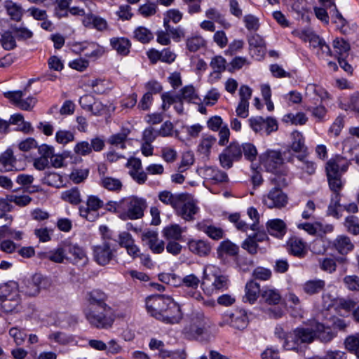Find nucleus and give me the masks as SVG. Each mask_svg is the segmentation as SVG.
Listing matches in <instances>:
<instances>
[{
	"label": "nucleus",
	"mask_w": 359,
	"mask_h": 359,
	"mask_svg": "<svg viewBox=\"0 0 359 359\" xmlns=\"http://www.w3.org/2000/svg\"><path fill=\"white\" fill-rule=\"evenodd\" d=\"M170 304L174 310H176L175 302L171 298L163 295H154L147 298L146 309L151 316L158 319Z\"/></svg>",
	"instance_id": "39448f33"
},
{
	"label": "nucleus",
	"mask_w": 359,
	"mask_h": 359,
	"mask_svg": "<svg viewBox=\"0 0 359 359\" xmlns=\"http://www.w3.org/2000/svg\"><path fill=\"white\" fill-rule=\"evenodd\" d=\"M297 158L299 162V164L297 165V168L300 170L302 177H303L304 175H312L315 173L316 165L313 161L307 159L306 155H298Z\"/></svg>",
	"instance_id": "7c9ffc66"
},
{
	"label": "nucleus",
	"mask_w": 359,
	"mask_h": 359,
	"mask_svg": "<svg viewBox=\"0 0 359 359\" xmlns=\"http://www.w3.org/2000/svg\"><path fill=\"white\" fill-rule=\"evenodd\" d=\"M283 121L294 125H304L307 121V118L302 112L290 113L284 116Z\"/></svg>",
	"instance_id": "13d9d810"
},
{
	"label": "nucleus",
	"mask_w": 359,
	"mask_h": 359,
	"mask_svg": "<svg viewBox=\"0 0 359 359\" xmlns=\"http://www.w3.org/2000/svg\"><path fill=\"white\" fill-rule=\"evenodd\" d=\"M262 201L269 208L280 209L287 204L288 197L281 189L273 187L267 194L263 196Z\"/></svg>",
	"instance_id": "9b49d317"
},
{
	"label": "nucleus",
	"mask_w": 359,
	"mask_h": 359,
	"mask_svg": "<svg viewBox=\"0 0 359 359\" xmlns=\"http://www.w3.org/2000/svg\"><path fill=\"white\" fill-rule=\"evenodd\" d=\"M66 250L73 257L72 261L74 264L80 262L82 264H85L87 263L88 257L82 248L77 245H69L67 246Z\"/></svg>",
	"instance_id": "e433bc0d"
},
{
	"label": "nucleus",
	"mask_w": 359,
	"mask_h": 359,
	"mask_svg": "<svg viewBox=\"0 0 359 359\" xmlns=\"http://www.w3.org/2000/svg\"><path fill=\"white\" fill-rule=\"evenodd\" d=\"M326 172L329 183V187L333 192L332 196H336L337 194L338 196L341 197L340 192L343 187V183L341 179V175H330L331 173H330V172Z\"/></svg>",
	"instance_id": "a18cd8bd"
},
{
	"label": "nucleus",
	"mask_w": 359,
	"mask_h": 359,
	"mask_svg": "<svg viewBox=\"0 0 359 359\" xmlns=\"http://www.w3.org/2000/svg\"><path fill=\"white\" fill-rule=\"evenodd\" d=\"M104 205V201L98 196L90 195L87 197L86 206L80 205L79 212L80 217L88 222H95L100 217L98 210Z\"/></svg>",
	"instance_id": "423d86ee"
},
{
	"label": "nucleus",
	"mask_w": 359,
	"mask_h": 359,
	"mask_svg": "<svg viewBox=\"0 0 359 359\" xmlns=\"http://www.w3.org/2000/svg\"><path fill=\"white\" fill-rule=\"evenodd\" d=\"M15 163L16 159L13 156V151L10 149H8L0 155V164L4 171L9 172L15 169Z\"/></svg>",
	"instance_id": "58836bf2"
},
{
	"label": "nucleus",
	"mask_w": 359,
	"mask_h": 359,
	"mask_svg": "<svg viewBox=\"0 0 359 359\" xmlns=\"http://www.w3.org/2000/svg\"><path fill=\"white\" fill-rule=\"evenodd\" d=\"M0 43L3 48L6 50H11L17 47L15 37L11 30L6 31L1 34Z\"/></svg>",
	"instance_id": "de8ad7c7"
},
{
	"label": "nucleus",
	"mask_w": 359,
	"mask_h": 359,
	"mask_svg": "<svg viewBox=\"0 0 359 359\" xmlns=\"http://www.w3.org/2000/svg\"><path fill=\"white\" fill-rule=\"evenodd\" d=\"M262 164L267 172H272L285 168L281 153L278 151H266L261 156Z\"/></svg>",
	"instance_id": "f8f14e48"
},
{
	"label": "nucleus",
	"mask_w": 359,
	"mask_h": 359,
	"mask_svg": "<svg viewBox=\"0 0 359 359\" xmlns=\"http://www.w3.org/2000/svg\"><path fill=\"white\" fill-rule=\"evenodd\" d=\"M290 148L296 153H306L307 147L305 145L304 137L302 133L295 130L291 133Z\"/></svg>",
	"instance_id": "f704fd0d"
},
{
	"label": "nucleus",
	"mask_w": 359,
	"mask_h": 359,
	"mask_svg": "<svg viewBox=\"0 0 359 359\" xmlns=\"http://www.w3.org/2000/svg\"><path fill=\"white\" fill-rule=\"evenodd\" d=\"M199 208L196 202L187 194H184L182 201L176 208V214L187 222L194 220V216L198 212Z\"/></svg>",
	"instance_id": "6e6552de"
},
{
	"label": "nucleus",
	"mask_w": 359,
	"mask_h": 359,
	"mask_svg": "<svg viewBox=\"0 0 359 359\" xmlns=\"http://www.w3.org/2000/svg\"><path fill=\"white\" fill-rule=\"evenodd\" d=\"M110 45L118 54L126 56L130 53V41L124 37H114L110 39Z\"/></svg>",
	"instance_id": "2f4dec72"
},
{
	"label": "nucleus",
	"mask_w": 359,
	"mask_h": 359,
	"mask_svg": "<svg viewBox=\"0 0 359 359\" xmlns=\"http://www.w3.org/2000/svg\"><path fill=\"white\" fill-rule=\"evenodd\" d=\"M228 323L234 329L243 330L248 325L247 312L244 309H237L228 315Z\"/></svg>",
	"instance_id": "f3484780"
},
{
	"label": "nucleus",
	"mask_w": 359,
	"mask_h": 359,
	"mask_svg": "<svg viewBox=\"0 0 359 359\" xmlns=\"http://www.w3.org/2000/svg\"><path fill=\"white\" fill-rule=\"evenodd\" d=\"M11 29L19 41H25L33 36V32L25 27L11 25Z\"/></svg>",
	"instance_id": "864d4df0"
},
{
	"label": "nucleus",
	"mask_w": 359,
	"mask_h": 359,
	"mask_svg": "<svg viewBox=\"0 0 359 359\" xmlns=\"http://www.w3.org/2000/svg\"><path fill=\"white\" fill-rule=\"evenodd\" d=\"M341 197L336 196H332L330 205L327 208V214L337 219L340 218L341 215L338 212V208L340 207Z\"/></svg>",
	"instance_id": "e2e57ef3"
},
{
	"label": "nucleus",
	"mask_w": 359,
	"mask_h": 359,
	"mask_svg": "<svg viewBox=\"0 0 359 359\" xmlns=\"http://www.w3.org/2000/svg\"><path fill=\"white\" fill-rule=\"evenodd\" d=\"M238 251L239 247L229 240H225L221 242L217 249V252L219 257H222L223 254L235 256L238 255Z\"/></svg>",
	"instance_id": "ea45409f"
},
{
	"label": "nucleus",
	"mask_w": 359,
	"mask_h": 359,
	"mask_svg": "<svg viewBox=\"0 0 359 359\" xmlns=\"http://www.w3.org/2000/svg\"><path fill=\"white\" fill-rule=\"evenodd\" d=\"M325 281L322 279L315 278L306 281L302 285V290L309 295L318 294L325 289Z\"/></svg>",
	"instance_id": "c756f323"
},
{
	"label": "nucleus",
	"mask_w": 359,
	"mask_h": 359,
	"mask_svg": "<svg viewBox=\"0 0 359 359\" xmlns=\"http://www.w3.org/2000/svg\"><path fill=\"white\" fill-rule=\"evenodd\" d=\"M93 256L97 264L106 265L114 257V250L109 243L103 242L93 248Z\"/></svg>",
	"instance_id": "4468645a"
},
{
	"label": "nucleus",
	"mask_w": 359,
	"mask_h": 359,
	"mask_svg": "<svg viewBox=\"0 0 359 359\" xmlns=\"http://www.w3.org/2000/svg\"><path fill=\"white\" fill-rule=\"evenodd\" d=\"M282 299L279 290L265 287L261 292V301L268 305H278Z\"/></svg>",
	"instance_id": "cd10ccee"
},
{
	"label": "nucleus",
	"mask_w": 359,
	"mask_h": 359,
	"mask_svg": "<svg viewBox=\"0 0 359 359\" xmlns=\"http://www.w3.org/2000/svg\"><path fill=\"white\" fill-rule=\"evenodd\" d=\"M287 245L289 252L294 256L304 257L307 253L306 243L300 238L292 237L290 238Z\"/></svg>",
	"instance_id": "c85d7f7f"
},
{
	"label": "nucleus",
	"mask_w": 359,
	"mask_h": 359,
	"mask_svg": "<svg viewBox=\"0 0 359 359\" xmlns=\"http://www.w3.org/2000/svg\"><path fill=\"white\" fill-rule=\"evenodd\" d=\"M61 198L72 205H79L81 202V193L77 187H73L62 191Z\"/></svg>",
	"instance_id": "c03bdc74"
},
{
	"label": "nucleus",
	"mask_w": 359,
	"mask_h": 359,
	"mask_svg": "<svg viewBox=\"0 0 359 359\" xmlns=\"http://www.w3.org/2000/svg\"><path fill=\"white\" fill-rule=\"evenodd\" d=\"M333 47L339 57H343L350 50L349 43L342 38L335 39L333 41Z\"/></svg>",
	"instance_id": "680f3d73"
},
{
	"label": "nucleus",
	"mask_w": 359,
	"mask_h": 359,
	"mask_svg": "<svg viewBox=\"0 0 359 359\" xmlns=\"http://www.w3.org/2000/svg\"><path fill=\"white\" fill-rule=\"evenodd\" d=\"M292 34L299 37L304 42H309L310 46L314 48H317L321 39V38L310 28L295 29L292 31Z\"/></svg>",
	"instance_id": "5701e85b"
},
{
	"label": "nucleus",
	"mask_w": 359,
	"mask_h": 359,
	"mask_svg": "<svg viewBox=\"0 0 359 359\" xmlns=\"http://www.w3.org/2000/svg\"><path fill=\"white\" fill-rule=\"evenodd\" d=\"M316 338L315 327H297L289 333L283 347L286 350L298 351L299 345L302 343H311Z\"/></svg>",
	"instance_id": "7ed1b4c3"
},
{
	"label": "nucleus",
	"mask_w": 359,
	"mask_h": 359,
	"mask_svg": "<svg viewBox=\"0 0 359 359\" xmlns=\"http://www.w3.org/2000/svg\"><path fill=\"white\" fill-rule=\"evenodd\" d=\"M204 175L207 180L214 183H219L227 181L228 176L226 172L213 167H206L204 169Z\"/></svg>",
	"instance_id": "4c0bfd02"
},
{
	"label": "nucleus",
	"mask_w": 359,
	"mask_h": 359,
	"mask_svg": "<svg viewBox=\"0 0 359 359\" xmlns=\"http://www.w3.org/2000/svg\"><path fill=\"white\" fill-rule=\"evenodd\" d=\"M47 280L41 274H34L30 280L27 281L25 288V293L30 297L37 295L42 288L47 285Z\"/></svg>",
	"instance_id": "dca6fc26"
},
{
	"label": "nucleus",
	"mask_w": 359,
	"mask_h": 359,
	"mask_svg": "<svg viewBox=\"0 0 359 359\" xmlns=\"http://www.w3.org/2000/svg\"><path fill=\"white\" fill-rule=\"evenodd\" d=\"M159 280L168 285L177 287L180 285V277L175 273H162L159 274Z\"/></svg>",
	"instance_id": "338daca9"
},
{
	"label": "nucleus",
	"mask_w": 359,
	"mask_h": 359,
	"mask_svg": "<svg viewBox=\"0 0 359 359\" xmlns=\"http://www.w3.org/2000/svg\"><path fill=\"white\" fill-rule=\"evenodd\" d=\"M74 48H76L75 50L83 53L88 57H98L104 53L103 48L94 42H81L74 45Z\"/></svg>",
	"instance_id": "aec40b11"
},
{
	"label": "nucleus",
	"mask_w": 359,
	"mask_h": 359,
	"mask_svg": "<svg viewBox=\"0 0 359 359\" xmlns=\"http://www.w3.org/2000/svg\"><path fill=\"white\" fill-rule=\"evenodd\" d=\"M262 290L259 283L254 280L248 281L245 287V295L243 302L253 304L259 297L261 295Z\"/></svg>",
	"instance_id": "a878e982"
},
{
	"label": "nucleus",
	"mask_w": 359,
	"mask_h": 359,
	"mask_svg": "<svg viewBox=\"0 0 359 359\" xmlns=\"http://www.w3.org/2000/svg\"><path fill=\"white\" fill-rule=\"evenodd\" d=\"M183 232L182 229L178 224H171L164 228L163 231V236L167 239L175 241L180 240Z\"/></svg>",
	"instance_id": "603ef678"
},
{
	"label": "nucleus",
	"mask_w": 359,
	"mask_h": 359,
	"mask_svg": "<svg viewBox=\"0 0 359 359\" xmlns=\"http://www.w3.org/2000/svg\"><path fill=\"white\" fill-rule=\"evenodd\" d=\"M184 194H172L170 191H163L158 194V199L165 205H170L175 210L182 201Z\"/></svg>",
	"instance_id": "72a5a7b5"
},
{
	"label": "nucleus",
	"mask_w": 359,
	"mask_h": 359,
	"mask_svg": "<svg viewBox=\"0 0 359 359\" xmlns=\"http://www.w3.org/2000/svg\"><path fill=\"white\" fill-rule=\"evenodd\" d=\"M305 95L309 101L317 104L319 101L327 97V93L321 86L314 83H309L306 87Z\"/></svg>",
	"instance_id": "4be33fe9"
},
{
	"label": "nucleus",
	"mask_w": 359,
	"mask_h": 359,
	"mask_svg": "<svg viewBox=\"0 0 359 359\" xmlns=\"http://www.w3.org/2000/svg\"><path fill=\"white\" fill-rule=\"evenodd\" d=\"M205 15L208 18L221 24L224 28H229L230 27V24L226 22L224 16L215 8L207 10Z\"/></svg>",
	"instance_id": "4d7b16f0"
},
{
	"label": "nucleus",
	"mask_w": 359,
	"mask_h": 359,
	"mask_svg": "<svg viewBox=\"0 0 359 359\" xmlns=\"http://www.w3.org/2000/svg\"><path fill=\"white\" fill-rule=\"evenodd\" d=\"M216 143V138L212 135L203 137L198 147V151L208 157L212 147Z\"/></svg>",
	"instance_id": "09e8293b"
},
{
	"label": "nucleus",
	"mask_w": 359,
	"mask_h": 359,
	"mask_svg": "<svg viewBox=\"0 0 359 359\" xmlns=\"http://www.w3.org/2000/svg\"><path fill=\"white\" fill-rule=\"evenodd\" d=\"M163 25L166 32L169 33L174 41L178 42L185 36V33L182 28L180 27H171L166 18L163 20Z\"/></svg>",
	"instance_id": "5fc2aeb1"
},
{
	"label": "nucleus",
	"mask_w": 359,
	"mask_h": 359,
	"mask_svg": "<svg viewBox=\"0 0 359 359\" xmlns=\"http://www.w3.org/2000/svg\"><path fill=\"white\" fill-rule=\"evenodd\" d=\"M100 184L104 189L111 191H119L122 188V182L119 179L109 176L103 177L100 181Z\"/></svg>",
	"instance_id": "49530a36"
},
{
	"label": "nucleus",
	"mask_w": 359,
	"mask_h": 359,
	"mask_svg": "<svg viewBox=\"0 0 359 359\" xmlns=\"http://www.w3.org/2000/svg\"><path fill=\"white\" fill-rule=\"evenodd\" d=\"M88 301L91 307L93 308V306L97 305L104 311H111V307L105 303L107 295L102 291L94 290L88 294Z\"/></svg>",
	"instance_id": "bb28decb"
},
{
	"label": "nucleus",
	"mask_w": 359,
	"mask_h": 359,
	"mask_svg": "<svg viewBox=\"0 0 359 359\" xmlns=\"http://www.w3.org/2000/svg\"><path fill=\"white\" fill-rule=\"evenodd\" d=\"M66 250L59 247L48 252H43L40 255L41 259H47L55 263H62L65 259H67L65 252Z\"/></svg>",
	"instance_id": "79ce46f5"
},
{
	"label": "nucleus",
	"mask_w": 359,
	"mask_h": 359,
	"mask_svg": "<svg viewBox=\"0 0 359 359\" xmlns=\"http://www.w3.org/2000/svg\"><path fill=\"white\" fill-rule=\"evenodd\" d=\"M242 158L241 146L238 142H231L219 154V158L221 165L224 168H231L233 161H238Z\"/></svg>",
	"instance_id": "1a4fd4ad"
},
{
	"label": "nucleus",
	"mask_w": 359,
	"mask_h": 359,
	"mask_svg": "<svg viewBox=\"0 0 359 359\" xmlns=\"http://www.w3.org/2000/svg\"><path fill=\"white\" fill-rule=\"evenodd\" d=\"M346 231L353 235L359 234V218L354 215H349L345 218L344 222Z\"/></svg>",
	"instance_id": "6e6d98bb"
},
{
	"label": "nucleus",
	"mask_w": 359,
	"mask_h": 359,
	"mask_svg": "<svg viewBox=\"0 0 359 359\" xmlns=\"http://www.w3.org/2000/svg\"><path fill=\"white\" fill-rule=\"evenodd\" d=\"M313 326L315 327L316 337L318 338L322 342H329L335 337V333L332 332L331 328L325 327L322 323H316L313 324Z\"/></svg>",
	"instance_id": "c9c22d12"
},
{
	"label": "nucleus",
	"mask_w": 359,
	"mask_h": 359,
	"mask_svg": "<svg viewBox=\"0 0 359 359\" xmlns=\"http://www.w3.org/2000/svg\"><path fill=\"white\" fill-rule=\"evenodd\" d=\"M74 140V135L69 130H60L55 134V140L59 144H67Z\"/></svg>",
	"instance_id": "774afa93"
},
{
	"label": "nucleus",
	"mask_w": 359,
	"mask_h": 359,
	"mask_svg": "<svg viewBox=\"0 0 359 359\" xmlns=\"http://www.w3.org/2000/svg\"><path fill=\"white\" fill-rule=\"evenodd\" d=\"M272 176L270 177L269 181L274 187L279 189L286 187L290 182L289 170L287 167L282 168L278 171L272 172Z\"/></svg>",
	"instance_id": "b1692460"
},
{
	"label": "nucleus",
	"mask_w": 359,
	"mask_h": 359,
	"mask_svg": "<svg viewBox=\"0 0 359 359\" xmlns=\"http://www.w3.org/2000/svg\"><path fill=\"white\" fill-rule=\"evenodd\" d=\"M268 233L278 238H283L287 231V226L285 222L280 219H270L266 223Z\"/></svg>",
	"instance_id": "393cba45"
},
{
	"label": "nucleus",
	"mask_w": 359,
	"mask_h": 359,
	"mask_svg": "<svg viewBox=\"0 0 359 359\" xmlns=\"http://www.w3.org/2000/svg\"><path fill=\"white\" fill-rule=\"evenodd\" d=\"M180 101H186L188 102L198 103L201 99L196 93L193 86H186L182 88L179 93Z\"/></svg>",
	"instance_id": "37998d69"
},
{
	"label": "nucleus",
	"mask_w": 359,
	"mask_h": 359,
	"mask_svg": "<svg viewBox=\"0 0 359 359\" xmlns=\"http://www.w3.org/2000/svg\"><path fill=\"white\" fill-rule=\"evenodd\" d=\"M20 297L8 298L1 301L0 305L1 309L6 313L16 311L18 312L20 310Z\"/></svg>",
	"instance_id": "8fccbe9b"
},
{
	"label": "nucleus",
	"mask_w": 359,
	"mask_h": 359,
	"mask_svg": "<svg viewBox=\"0 0 359 359\" xmlns=\"http://www.w3.org/2000/svg\"><path fill=\"white\" fill-rule=\"evenodd\" d=\"M128 133V130H123L121 133L111 135L109 142L113 145L120 146L121 148L123 149Z\"/></svg>",
	"instance_id": "69168bd1"
},
{
	"label": "nucleus",
	"mask_w": 359,
	"mask_h": 359,
	"mask_svg": "<svg viewBox=\"0 0 359 359\" xmlns=\"http://www.w3.org/2000/svg\"><path fill=\"white\" fill-rule=\"evenodd\" d=\"M85 316L90 325L97 329H109L114 322V318L111 315V311H104L102 310L100 311L93 307L85 311Z\"/></svg>",
	"instance_id": "20e7f679"
},
{
	"label": "nucleus",
	"mask_w": 359,
	"mask_h": 359,
	"mask_svg": "<svg viewBox=\"0 0 359 359\" xmlns=\"http://www.w3.org/2000/svg\"><path fill=\"white\" fill-rule=\"evenodd\" d=\"M180 286L187 288L185 292L188 297L198 302L203 299L202 294L198 290L201 280L194 273L188 274L183 278H180Z\"/></svg>",
	"instance_id": "ddd939ff"
},
{
	"label": "nucleus",
	"mask_w": 359,
	"mask_h": 359,
	"mask_svg": "<svg viewBox=\"0 0 359 359\" xmlns=\"http://www.w3.org/2000/svg\"><path fill=\"white\" fill-rule=\"evenodd\" d=\"M19 295L15 286V283H5L0 285V300L3 301L8 298L18 297Z\"/></svg>",
	"instance_id": "3c124183"
},
{
	"label": "nucleus",
	"mask_w": 359,
	"mask_h": 359,
	"mask_svg": "<svg viewBox=\"0 0 359 359\" xmlns=\"http://www.w3.org/2000/svg\"><path fill=\"white\" fill-rule=\"evenodd\" d=\"M349 164L350 163L346 158L338 155L327 161L325 168L326 172H330V175H341L348 170Z\"/></svg>",
	"instance_id": "a211bd4d"
},
{
	"label": "nucleus",
	"mask_w": 359,
	"mask_h": 359,
	"mask_svg": "<svg viewBox=\"0 0 359 359\" xmlns=\"http://www.w3.org/2000/svg\"><path fill=\"white\" fill-rule=\"evenodd\" d=\"M184 333L193 338H198L210 327V321L201 310H194L187 314Z\"/></svg>",
	"instance_id": "f257e3e1"
},
{
	"label": "nucleus",
	"mask_w": 359,
	"mask_h": 359,
	"mask_svg": "<svg viewBox=\"0 0 359 359\" xmlns=\"http://www.w3.org/2000/svg\"><path fill=\"white\" fill-rule=\"evenodd\" d=\"M134 36L137 41L143 43L149 42L154 37L152 33L144 27L137 28L134 32Z\"/></svg>",
	"instance_id": "052dcab7"
},
{
	"label": "nucleus",
	"mask_w": 359,
	"mask_h": 359,
	"mask_svg": "<svg viewBox=\"0 0 359 359\" xmlns=\"http://www.w3.org/2000/svg\"><path fill=\"white\" fill-rule=\"evenodd\" d=\"M203 279L210 281L213 289L224 290L228 288L229 278L220 273L219 269L215 265L209 264L203 269Z\"/></svg>",
	"instance_id": "0eeeda50"
},
{
	"label": "nucleus",
	"mask_w": 359,
	"mask_h": 359,
	"mask_svg": "<svg viewBox=\"0 0 359 359\" xmlns=\"http://www.w3.org/2000/svg\"><path fill=\"white\" fill-rule=\"evenodd\" d=\"M243 22L248 31L256 32L259 28V20L257 17L252 14H247L243 17Z\"/></svg>",
	"instance_id": "0e129e2a"
},
{
	"label": "nucleus",
	"mask_w": 359,
	"mask_h": 359,
	"mask_svg": "<svg viewBox=\"0 0 359 359\" xmlns=\"http://www.w3.org/2000/svg\"><path fill=\"white\" fill-rule=\"evenodd\" d=\"M248 121L251 128L255 133H262L266 135L276 131L278 128L277 121L271 117L266 118L262 116L251 117Z\"/></svg>",
	"instance_id": "9d476101"
},
{
	"label": "nucleus",
	"mask_w": 359,
	"mask_h": 359,
	"mask_svg": "<svg viewBox=\"0 0 359 359\" xmlns=\"http://www.w3.org/2000/svg\"><path fill=\"white\" fill-rule=\"evenodd\" d=\"M4 8L12 20L17 22L21 20L23 12L22 7L19 4L11 0H7L4 3Z\"/></svg>",
	"instance_id": "a19ab883"
},
{
	"label": "nucleus",
	"mask_w": 359,
	"mask_h": 359,
	"mask_svg": "<svg viewBox=\"0 0 359 359\" xmlns=\"http://www.w3.org/2000/svg\"><path fill=\"white\" fill-rule=\"evenodd\" d=\"M242 155L243 154L245 159L253 161L257 156V151L255 146L250 142L243 143L241 145Z\"/></svg>",
	"instance_id": "bf43d9fd"
},
{
	"label": "nucleus",
	"mask_w": 359,
	"mask_h": 359,
	"mask_svg": "<svg viewBox=\"0 0 359 359\" xmlns=\"http://www.w3.org/2000/svg\"><path fill=\"white\" fill-rule=\"evenodd\" d=\"M333 246L341 255H346L353 249L350 238L345 235L338 236L333 242Z\"/></svg>",
	"instance_id": "473e14b6"
},
{
	"label": "nucleus",
	"mask_w": 359,
	"mask_h": 359,
	"mask_svg": "<svg viewBox=\"0 0 359 359\" xmlns=\"http://www.w3.org/2000/svg\"><path fill=\"white\" fill-rule=\"evenodd\" d=\"M123 210L118 217L122 220L137 219L144 216L147 207V201L142 198L131 196L122 200Z\"/></svg>",
	"instance_id": "f03ea898"
},
{
	"label": "nucleus",
	"mask_w": 359,
	"mask_h": 359,
	"mask_svg": "<svg viewBox=\"0 0 359 359\" xmlns=\"http://www.w3.org/2000/svg\"><path fill=\"white\" fill-rule=\"evenodd\" d=\"M168 306L167 309L159 316V320L167 324H175L180 322L182 319V313L180 306L175 302L176 310H174L173 306Z\"/></svg>",
	"instance_id": "412c9836"
},
{
	"label": "nucleus",
	"mask_w": 359,
	"mask_h": 359,
	"mask_svg": "<svg viewBox=\"0 0 359 359\" xmlns=\"http://www.w3.org/2000/svg\"><path fill=\"white\" fill-rule=\"evenodd\" d=\"M197 229L205 233L210 238L219 241L225 236L222 228L212 224L209 221L203 220L196 225Z\"/></svg>",
	"instance_id": "2eb2a0df"
},
{
	"label": "nucleus",
	"mask_w": 359,
	"mask_h": 359,
	"mask_svg": "<svg viewBox=\"0 0 359 359\" xmlns=\"http://www.w3.org/2000/svg\"><path fill=\"white\" fill-rule=\"evenodd\" d=\"M187 247L192 253L199 257H206L210 252L212 247L206 240L191 239L187 243Z\"/></svg>",
	"instance_id": "6ab92c4d"
}]
</instances>
